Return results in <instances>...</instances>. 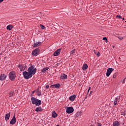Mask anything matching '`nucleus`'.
Masks as SVG:
<instances>
[{
    "mask_svg": "<svg viewBox=\"0 0 126 126\" xmlns=\"http://www.w3.org/2000/svg\"><path fill=\"white\" fill-rule=\"evenodd\" d=\"M42 110H43L42 109V107H38L35 109V112H41V111H42Z\"/></svg>",
    "mask_w": 126,
    "mask_h": 126,
    "instance_id": "21",
    "label": "nucleus"
},
{
    "mask_svg": "<svg viewBox=\"0 0 126 126\" xmlns=\"http://www.w3.org/2000/svg\"><path fill=\"white\" fill-rule=\"evenodd\" d=\"M48 69H49V67L44 68L42 70V72H45L46 71V70H48Z\"/></svg>",
    "mask_w": 126,
    "mask_h": 126,
    "instance_id": "24",
    "label": "nucleus"
},
{
    "mask_svg": "<svg viewBox=\"0 0 126 126\" xmlns=\"http://www.w3.org/2000/svg\"><path fill=\"white\" fill-rule=\"evenodd\" d=\"M18 67L20 71H24V70H25V69L26 68V65L24 64H19L18 65Z\"/></svg>",
    "mask_w": 126,
    "mask_h": 126,
    "instance_id": "8",
    "label": "nucleus"
},
{
    "mask_svg": "<svg viewBox=\"0 0 126 126\" xmlns=\"http://www.w3.org/2000/svg\"><path fill=\"white\" fill-rule=\"evenodd\" d=\"M89 91H89V90H88V93H89Z\"/></svg>",
    "mask_w": 126,
    "mask_h": 126,
    "instance_id": "40",
    "label": "nucleus"
},
{
    "mask_svg": "<svg viewBox=\"0 0 126 126\" xmlns=\"http://www.w3.org/2000/svg\"><path fill=\"white\" fill-rule=\"evenodd\" d=\"M32 104H34L36 106H40L42 104L41 100L37 99V98L32 97L31 98Z\"/></svg>",
    "mask_w": 126,
    "mask_h": 126,
    "instance_id": "2",
    "label": "nucleus"
},
{
    "mask_svg": "<svg viewBox=\"0 0 126 126\" xmlns=\"http://www.w3.org/2000/svg\"><path fill=\"white\" fill-rule=\"evenodd\" d=\"M14 95V92H11L9 93V97H12Z\"/></svg>",
    "mask_w": 126,
    "mask_h": 126,
    "instance_id": "25",
    "label": "nucleus"
},
{
    "mask_svg": "<svg viewBox=\"0 0 126 126\" xmlns=\"http://www.w3.org/2000/svg\"><path fill=\"white\" fill-rule=\"evenodd\" d=\"M9 118H10V112H9V113H7L5 115V121H8V120H9Z\"/></svg>",
    "mask_w": 126,
    "mask_h": 126,
    "instance_id": "15",
    "label": "nucleus"
},
{
    "mask_svg": "<svg viewBox=\"0 0 126 126\" xmlns=\"http://www.w3.org/2000/svg\"><path fill=\"white\" fill-rule=\"evenodd\" d=\"M7 30H9V31H10L13 29V26L11 25H9L6 27Z\"/></svg>",
    "mask_w": 126,
    "mask_h": 126,
    "instance_id": "18",
    "label": "nucleus"
},
{
    "mask_svg": "<svg viewBox=\"0 0 126 126\" xmlns=\"http://www.w3.org/2000/svg\"><path fill=\"white\" fill-rule=\"evenodd\" d=\"M74 112V109L72 107H68L66 109V113L67 114H71Z\"/></svg>",
    "mask_w": 126,
    "mask_h": 126,
    "instance_id": "6",
    "label": "nucleus"
},
{
    "mask_svg": "<svg viewBox=\"0 0 126 126\" xmlns=\"http://www.w3.org/2000/svg\"><path fill=\"white\" fill-rule=\"evenodd\" d=\"M23 75L25 79H29L32 76L29 72L26 71L23 72Z\"/></svg>",
    "mask_w": 126,
    "mask_h": 126,
    "instance_id": "3",
    "label": "nucleus"
},
{
    "mask_svg": "<svg viewBox=\"0 0 126 126\" xmlns=\"http://www.w3.org/2000/svg\"><path fill=\"white\" fill-rule=\"evenodd\" d=\"M40 54V49L36 48L32 51V56H33V57H37L38 55Z\"/></svg>",
    "mask_w": 126,
    "mask_h": 126,
    "instance_id": "5",
    "label": "nucleus"
},
{
    "mask_svg": "<svg viewBox=\"0 0 126 126\" xmlns=\"http://www.w3.org/2000/svg\"><path fill=\"white\" fill-rule=\"evenodd\" d=\"M113 126H119L120 123L119 122V121H115V122H113Z\"/></svg>",
    "mask_w": 126,
    "mask_h": 126,
    "instance_id": "20",
    "label": "nucleus"
},
{
    "mask_svg": "<svg viewBox=\"0 0 126 126\" xmlns=\"http://www.w3.org/2000/svg\"><path fill=\"white\" fill-rule=\"evenodd\" d=\"M9 77L10 80H12V81H13V80L15 79V77H16V74H15V71H12L10 72L9 74Z\"/></svg>",
    "mask_w": 126,
    "mask_h": 126,
    "instance_id": "4",
    "label": "nucleus"
},
{
    "mask_svg": "<svg viewBox=\"0 0 126 126\" xmlns=\"http://www.w3.org/2000/svg\"><path fill=\"white\" fill-rule=\"evenodd\" d=\"M94 54L96 55V52H94ZM96 55L97 56V57H100V52H98L96 54Z\"/></svg>",
    "mask_w": 126,
    "mask_h": 126,
    "instance_id": "30",
    "label": "nucleus"
},
{
    "mask_svg": "<svg viewBox=\"0 0 126 126\" xmlns=\"http://www.w3.org/2000/svg\"><path fill=\"white\" fill-rule=\"evenodd\" d=\"M61 79H67V75L65 74H62L60 76Z\"/></svg>",
    "mask_w": 126,
    "mask_h": 126,
    "instance_id": "14",
    "label": "nucleus"
},
{
    "mask_svg": "<svg viewBox=\"0 0 126 126\" xmlns=\"http://www.w3.org/2000/svg\"><path fill=\"white\" fill-rule=\"evenodd\" d=\"M113 77V78H116V77H117V75H116V74H114Z\"/></svg>",
    "mask_w": 126,
    "mask_h": 126,
    "instance_id": "34",
    "label": "nucleus"
},
{
    "mask_svg": "<svg viewBox=\"0 0 126 126\" xmlns=\"http://www.w3.org/2000/svg\"><path fill=\"white\" fill-rule=\"evenodd\" d=\"M52 117L53 118H57L58 117V114L55 111H54L52 113Z\"/></svg>",
    "mask_w": 126,
    "mask_h": 126,
    "instance_id": "19",
    "label": "nucleus"
},
{
    "mask_svg": "<svg viewBox=\"0 0 126 126\" xmlns=\"http://www.w3.org/2000/svg\"><path fill=\"white\" fill-rule=\"evenodd\" d=\"M97 126H102V124H101V123H97Z\"/></svg>",
    "mask_w": 126,
    "mask_h": 126,
    "instance_id": "36",
    "label": "nucleus"
},
{
    "mask_svg": "<svg viewBox=\"0 0 126 126\" xmlns=\"http://www.w3.org/2000/svg\"><path fill=\"white\" fill-rule=\"evenodd\" d=\"M81 115V112H78L76 114V117H79Z\"/></svg>",
    "mask_w": 126,
    "mask_h": 126,
    "instance_id": "27",
    "label": "nucleus"
},
{
    "mask_svg": "<svg viewBox=\"0 0 126 126\" xmlns=\"http://www.w3.org/2000/svg\"><path fill=\"white\" fill-rule=\"evenodd\" d=\"M102 40H103V41H107L108 39H107V37H103V38H102Z\"/></svg>",
    "mask_w": 126,
    "mask_h": 126,
    "instance_id": "32",
    "label": "nucleus"
},
{
    "mask_svg": "<svg viewBox=\"0 0 126 126\" xmlns=\"http://www.w3.org/2000/svg\"><path fill=\"white\" fill-rule=\"evenodd\" d=\"M125 79H126V77L125 78Z\"/></svg>",
    "mask_w": 126,
    "mask_h": 126,
    "instance_id": "44",
    "label": "nucleus"
},
{
    "mask_svg": "<svg viewBox=\"0 0 126 126\" xmlns=\"http://www.w3.org/2000/svg\"><path fill=\"white\" fill-rule=\"evenodd\" d=\"M34 92H35V91L32 92V94H34Z\"/></svg>",
    "mask_w": 126,
    "mask_h": 126,
    "instance_id": "42",
    "label": "nucleus"
},
{
    "mask_svg": "<svg viewBox=\"0 0 126 126\" xmlns=\"http://www.w3.org/2000/svg\"><path fill=\"white\" fill-rule=\"evenodd\" d=\"M61 49H59L56 50L53 54L54 57H57V56H59L60 54H61Z\"/></svg>",
    "mask_w": 126,
    "mask_h": 126,
    "instance_id": "9",
    "label": "nucleus"
},
{
    "mask_svg": "<svg viewBox=\"0 0 126 126\" xmlns=\"http://www.w3.org/2000/svg\"><path fill=\"white\" fill-rule=\"evenodd\" d=\"M40 27L41 29L45 30L46 29V27L44 26V25L40 24Z\"/></svg>",
    "mask_w": 126,
    "mask_h": 126,
    "instance_id": "23",
    "label": "nucleus"
},
{
    "mask_svg": "<svg viewBox=\"0 0 126 126\" xmlns=\"http://www.w3.org/2000/svg\"><path fill=\"white\" fill-rule=\"evenodd\" d=\"M123 20H125V18H123Z\"/></svg>",
    "mask_w": 126,
    "mask_h": 126,
    "instance_id": "41",
    "label": "nucleus"
},
{
    "mask_svg": "<svg viewBox=\"0 0 126 126\" xmlns=\"http://www.w3.org/2000/svg\"><path fill=\"white\" fill-rule=\"evenodd\" d=\"M28 72H29L32 76L37 72V69L33 66H31L28 69Z\"/></svg>",
    "mask_w": 126,
    "mask_h": 126,
    "instance_id": "1",
    "label": "nucleus"
},
{
    "mask_svg": "<svg viewBox=\"0 0 126 126\" xmlns=\"http://www.w3.org/2000/svg\"><path fill=\"white\" fill-rule=\"evenodd\" d=\"M49 87H50V86H49V85H47L46 86L45 88H46V89H49Z\"/></svg>",
    "mask_w": 126,
    "mask_h": 126,
    "instance_id": "35",
    "label": "nucleus"
},
{
    "mask_svg": "<svg viewBox=\"0 0 126 126\" xmlns=\"http://www.w3.org/2000/svg\"><path fill=\"white\" fill-rule=\"evenodd\" d=\"M116 18H119V19H122V16H120V15H117Z\"/></svg>",
    "mask_w": 126,
    "mask_h": 126,
    "instance_id": "29",
    "label": "nucleus"
},
{
    "mask_svg": "<svg viewBox=\"0 0 126 126\" xmlns=\"http://www.w3.org/2000/svg\"><path fill=\"white\" fill-rule=\"evenodd\" d=\"M91 90V87H90L89 88L88 90H89V91H90Z\"/></svg>",
    "mask_w": 126,
    "mask_h": 126,
    "instance_id": "38",
    "label": "nucleus"
},
{
    "mask_svg": "<svg viewBox=\"0 0 126 126\" xmlns=\"http://www.w3.org/2000/svg\"><path fill=\"white\" fill-rule=\"evenodd\" d=\"M118 101H119V98H116L114 101V105L116 106L118 104Z\"/></svg>",
    "mask_w": 126,
    "mask_h": 126,
    "instance_id": "22",
    "label": "nucleus"
},
{
    "mask_svg": "<svg viewBox=\"0 0 126 126\" xmlns=\"http://www.w3.org/2000/svg\"><path fill=\"white\" fill-rule=\"evenodd\" d=\"M114 69L112 68H108L107 69L106 75L107 77H109L110 75H111V73H112L114 71Z\"/></svg>",
    "mask_w": 126,
    "mask_h": 126,
    "instance_id": "7",
    "label": "nucleus"
},
{
    "mask_svg": "<svg viewBox=\"0 0 126 126\" xmlns=\"http://www.w3.org/2000/svg\"><path fill=\"white\" fill-rule=\"evenodd\" d=\"M121 116H126V113L125 112H122L121 113Z\"/></svg>",
    "mask_w": 126,
    "mask_h": 126,
    "instance_id": "33",
    "label": "nucleus"
},
{
    "mask_svg": "<svg viewBox=\"0 0 126 126\" xmlns=\"http://www.w3.org/2000/svg\"><path fill=\"white\" fill-rule=\"evenodd\" d=\"M122 82L123 84L126 82V79H124L123 80H122Z\"/></svg>",
    "mask_w": 126,
    "mask_h": 126,
    "instance_id": "31",
    "label": "nucleus"
},
{
    "mask_svg": "<svg viewBox=\"0 0 126 126\" xmlns=\"http://www.w3.org/2000/svg\"><path fill=\"white\" fill-rule=\"evenodd\" d=\"M93 93V91H91V92H90V94H92V93Z\"/></svg>",
    "mask_w": 126,
    "mask_h": 126,
    "instance_id": "39",
    "label": "nucleus"
},
{
    "mask_svg": "<svg viewBox=\"0 0 126 126\" xmlns=\"http://www.w3.org/2000/svg\"><path fill=\"white\" fill-rule=\"evenodd\" d=\"M5 78H6V75L5 74H1L0 75V80H5Z\"/></svg>",
    "mask_w": 126,
    "mask_h": 126,
    "instance_id": "11",
    "label": "nucleus"
},
{
    "mask_svg": "<svg viewBox=\"0 0 126 126\" xmlns=\"http://www.w3.org/2000/svg\"><path fill=\"white\" fill-rule=\"evenodd\" d=\"M113 48H115V47L113 46Z\"/></svg>",
    "mask_w": 126,
    "mask_h": 126,
    "instance_id": "43",
    "label": "nucleus"
},
{
    "mask_svg": "<svg viewBox=\"0 0 126 126\" xmlns=\"http://www.w3.org/2000/svg\"><path fill=\"white\" fill-rule=\"evenodd\" d=\"M2 1H3V0H0V3H1V2H2Z\"/></svg>",
    "mask_w": 126,
    "mask_h": 126,
    "instance_id": "37",
    "label": "nucleus"
},
{
    "mask_svg": "<svg viewBox=\"0 0 126 126\" xmlns=\"http://www.w3.org/2000/svg\"><path fill=\"white\" fill-rule=\"evenodd\" d=\"M41 45H42V42H36L34 43L32 46L33 48H35V47H39V46H41Z\"/></svg>",
    "mask_w": 126,
    "mask_h": 126,
    "instance_id": "16",
    "label": "nucleus"
},
{
    "mask_svg": "<svg viewBox=\"0 0 126 126\" xmlns=\"http://www.w3.org/2000/svg\"><path fill=\"white\" fill-rule=\"evenodd\" d=\"M15 123H16V118H15V116L14 115L10 122V125H14Z\"/></svg>",
    "mask_w": 126,
    "mask_h": 126,
    "instance_id": "10",
    "label": "nucleus"
},
{
    "mask_svg": "<svg viewBox=\"0 0 126 126\" xmlns=\"http://www.w3.org/2000/svg\"><path fill=\"white\" fill-rule=\"evenodd\" d=\"M75 98H76V95L73 94L69 97V99L70 101H74L75 100Z\"/></svg>",
    "mask_w": 126,
    "mask_h": 126,
    "instance_id": "12",
    "label": "nucleus"
},
{
    "mask_svg": "<svg viewBox=\"0 0 126 126\" xmlns=\"http://www.w3.org/2000/svg\"><path fill=\"white\" fill-rule=\"evenodd\" d=\"M75 53V49H74L72 51H70V54L72 55L73 54H74Z\"/></svg>",
    "mask_w": 126,
    "mask_h": 126,
    "instance_id": "26",
    "label": "nucleus"
},
{
    "mask_svg": "<svg viewBox=\"0 0 126 126\" xmlns=\"http://www.w3.org/2000/svg\"><path fill=\"white\" fill-rule=\"evenodd\" d=\"M118 39H119V40H120L121 41H122V40H123V39H124V37H123V36H119L118 37Z\"/></svg>",
    "mask_w": 126,
    "mask_h": 126,
    "instance_id": "28",
    "label": "nucleus"
},
{
    "mask_svg": "<svg viewBox=\"0 0 126 126\" xmlns=\"http://www.w3.org/2000/svg\"><path fill=\"white\" fill-rule=\"evenodd\" d=\"M54 87H55V88H60L61 87V84H56L51 86V88H54Z\"/></svg>",
    "mask_w": 126,
    "mask_h": 126,
    "instance_id": "13",
    "label": "nucleus"
},
{
    "mask_svg": "<svg viewBox=\"0 0 126 126\" xmlns=\"http://www.w3.org/2000/svg\"><path fill=\"white\" fill-rule=\"evenodd\" d=\"M87 68H88V65H87V64L86 63H84L83 65V66L82 67V69L83 70H86V69H87Z\"/></svg>",
    "mask_w": 126,
    "mask_h": 126,
    "instance_id": "17",
    "label": "nucleus"
}]
</instances>
